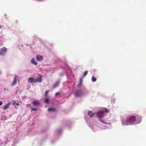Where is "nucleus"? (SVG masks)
Returning <instances> with one entry per match:
<instances>
[{"label":"nucleus","instance_id":"13","mask_svg":"<svg viewBox=\"0 0 146 146\" xmlns=\"http://www.w3.org/2000/svg\"><path fill=\"white\" fill-rule=\"evenodd\" d=\"M32 63L36 65L37 64V62L36 61L34 58H33L31 60Z\"/></svg>","mask_w":146,"mask_h":146},{"label":"nucleus","instance_id":"2","mask_svg":"<svg viewBox=\"0 0 146 146\" xmlns=\"http://www.w3.org/2000/svg\"><path fill=\"white\" fill-rule=\"evenodd\" d=\"M108 110L107 109L105 110H102L97 113V115L99 118H101L103 117L104 116V113L105 112H108Z\"/></svg>","mask_w":146,"mask_h":146},{"label":"nucleus","instance_id":"11","mask_svg":"<svg viewBox=\"0 0 146 146\" xmlns=\"http://www.w3.org/2000/svg\"><path fill=\"white\" fill-rule=\"evenodd\" d=\"M48 111H56V109L54 108H50L48 109Z\"/></svg>","mask_w":146,"mask_h":146},{"label":"nucleus","instance_id":"4","mask_svg":"<svg viewBox=\"0 0 146 146\" xmlns=\"http://www.w3.org/2000/svg\"><path fill=\"white\" fill-rule=\"evenodd\" d=\"M7 51V48L5 47L2 48L0 50V54L1 56L5 55Z\"/></svg>","mask_w":146,"mask_h":146},{"label":"nucleus","instance_id":"5","mask_svg":"<svg viewBox=\"0 0 146 146\" xmlns=\"http://www.w3.org/2000/svg\"><path fill=\"white\" fill-rule=\"evenodd\" d=\"M17 77H18V76L17 75H15L14 78L13 82L11 84L12 86L15 85L16 84L17 81L18 80V79L17 78Z\"/></svg>","mask_w":146,"mask_h":146},{"label":"nucleus","instance_id":"17","mask_svg":"<svg viewBox=\"0 0 146 146\" xmlns=\"http://www.w3.org/2000/svg\"><path fill=\"white\" fill-rule=\"evenodd\" d=\"M44 101H45V102L47 104H48L49 102V99L48 98H45V99Z\"/></svg>","mask_w":146,"mask_h":146},{"label":"nucleus","instance_id":"6","mask_svg":"<svg viewBox=\"0 0 146 146\" xmlns=\"http://www.w3.org/2000/svg\"><path fill=\"white\" fill-rule=\"evenodd\" d=\"M28 82L29 83H36L35 81V79L33 78L30 77L28 79Z\"/></svg>","mask_w":146,"mask_h":146},{"label":"nucleus","instance_id":"16","mask_svg":"<svg viewBox=\"0 0 146 146\" xmlns=\"http://www.w3.org/2000/svg\"><path fill=\"white\" fill-rule=\"evenodd\" d=\"M82 79L81 78L79 81V84L78 85V87H80L82 85Z\"/></svg>","mask_w":146,"mask_h":146},{"label":"nucleus","instance_id":"18","mask_svg":"<svg viewBox=\"0 0 146 146\" xmlns=\"http://www.w3.org/2000/svg\"><path fill=\"white\" fill-rule=\"evenodd\" d=\"M87 73L88 71H85L83 75H82V76L83 77H84L86 75H87Z\"/></svg>","mask_w":146,"mask_h":146},{"label":"nucleus","instance_id":"22","mask_svg":"<svg viewBox=\"0 0 146 146\" xmlns=\"http://www.w3.org/2000/svg\"><path fill=\"white\" fill-rule=\"evenodd\" d=\"M3 104L2 102L0 101V106H1Z\"/></svg>","mask_w":146,"mask_h":146},{"label":"nucleus","instance_id":"23","mask_svg":"<svg viewBox=\"0 0 146 146\" xmlns=\"http://www.w3.org/2000/svg\"><path fill=\"white\" fill-rule=\"evenodd\" d=\"M16 105L17 106H19V104L18 103H17Z\"/></svg>","mask_w":146,"mask_h":146},{"label":"nucleus","instance_id":"9","mask_svg":"<svg viewBox=\"0 0 146 146\" xmlns=\"http://www.w3.org/2000/svg\"><path fill=\"white\" fill-rule=\"evenodd\" d=\"M34 105L37 106L39 105V101L37 100L34 101L32 103Z\"/></svg>","mask_w":146,"mask_h":146},{"label":"nucleus","instance_id":"24","mask_svg":"<svg viewBox=\"0 0 146 146\" xmlns=\"http://www.w3.org/2000/svg\"><path fill=\"white\" fill-rule=\"evenodd\" d=\"M101 122H102V123H105V122H104L103 121H101Z\"/></svg>","mask_w":146,"mask_h":146},{"label":"nucleus","instance_id":"21","mask_svg":"<svg viewBox=\"0 0 146 146\" xmlns=\"http://www.w3.org/2000/svg\"><path fill=\"white\" fill-rule=\"evenodd\" d=\"M32 110L35 111H36L37 110V109L36 108H32Z\"/></svg>","mask_w":146,"mask_h":146},{"label":"nucleus","instance_id":"15","mask_svg":"<svg viewBox=\"0 0 146 146\" xmlns=\"http://www.w3.org/2000/svg\"><path fill=\"white\" fill-rule=\"evenodd\" d=\"M97 80L96 78L94 76H92V81L93 82H94Z\"/></svg>","mask_w":146,"mask_h":146},{"label":"nucleus","instance_id":"20","mask_svg":"<svg viewBox=\"0 0 146 146\" xmlns=\"http://www.w3.org/2000/svg\"><path fill=\"white\" fill-rule=\"evenodd\" d=\"M60 94V93L58 92H56L55 95V96L56 97H57Z\"/></svg>","mask_w":146,"mask_h":146},{"label":"nucleus","instance_id":"12","mask_svg":"<svg viewBox=\"0 0 146 146\" xmlns=\"http://www.w3.org/2000/svg\"><path fill=\"white\" fill-rule=\"evenodd\" d=\"M9 103H8L7 104L5 105L3 107V110H6L9 107Z\"/></svg>","mask_w":146,"mask_h":146},{"label":"nucleus","instance_id":"7","mask_svg":"<svg viewBox=\"0 0 146 146\" xmlns=\"http://www.w3.org/2000/svg\"><path fill=\"white\" fill-rule=\"evenodd\" d=\"M39 77L37 78V79H35L36 83L37 82H42V76L40 74H39Z\"/></svg>","mask_w":146,"mask_h":146},{"label":"nucleus","instance_id":"1","mask_svg":"<svg viewBox=\"0 0 146 146\" xmlns=\"http://www.w3.org/2000/svg\"><path fill=\"white\" fill-rule=\"evenodd\" d=\"M141 121V118L139 116H128L125 119L123 120V124L124 125H128L129 123H134L137 124L140 123Z\"/></svg>","mask_w":146,"mask_h":146},{"label":"nucleus","instance_id":"3","mask_svg":"<svg viewBox=\"0 0 146 146\" xmlns=\"http://www.w3.org/2000/svg\"><path fill=\"white\" fill-rule=\"evenodd\" d=\"M83 92L81 90H76L74 93V95L76 97H80L83 95Z\"/></svg>","mask_w":146,"mask_h":146},{"label":"nucleus","instance_id":"14","mask_svg":"<svg viewBox=\"0 0 146 146\" xmlns=\"http://www.w3.org/2000/svg\"><path fill=\"white\" fill-rule=\"evenodd\" d=\"M88 114L89 115V116L90 117H92L94 114L92 113V112L91 111H88Z\"/></svg>","mask_w":146,"mask_h":146},{"label":"nucleus","instance_id":"8","mask_svg":"<svg viewBox=\"0 0 146 146\" xmlns=\"http://www.w3.org/2000/svg\"><path fill=\"white\" fill-rule=\"evenodd\" d=\"M60 82L59 81H57L53 85V88H55L58 86V85L59 84Z\"/></svg>","mask_w":146,"mask_h":146},{"label":"nucleus","instance_id":"19","mask_svg":"<svg viewBox=\"0 0 146 146\" xmlns=\"http://www.w3.org/2000/svg\"><path fill=\"white\" fill-rule=\"evenodd\" d=\"M49 92V91H48V90H46V91L45 94H44V96H47V94Z\"/></svg>","mask_w":146,"mask_h":146},{"label":"nucleus","instance_id":"10","mask_svg":"<svg viewBox=\"0 0 146 146\" xmlns=\"http://www.w3.org/2000/svg\"><path fill=\"white\" fill-rule=\"evenodd\" d=\"M36 60L37 61H40L43 59V57L42 56H36Z\"/></svg>","mask_w":146,"mask_h":146}]
</instances>
